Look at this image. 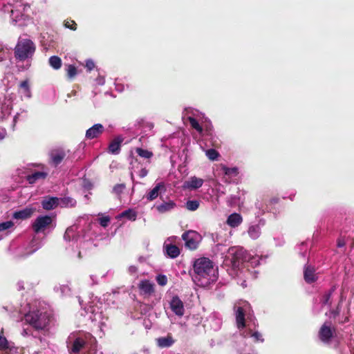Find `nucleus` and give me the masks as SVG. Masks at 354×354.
Masks as SVG:
<instances>
[{
	"label": "nucleus",
	"instance_id": "obj_49",
	"mask_svg": "<svg viewBox=\"0 0 354 354\" xmlns=\"http://www.w3.org/2000/svg\"><path fill=\"white\" fill-rule=\"evenodd\" d=\"M156 281L160 286H164L167 283V277L165 274H158L156 277Z\"/></svg>",
	"mask_w": 354,
	"mask_h": 354
},
{
	"label": "nucleus",
	"instance_id": "obj_26",
	"mask_svg": "<svg viewBox=\"0 0 354 354\" xmlns=\"http://www.w3.org/2000/svg\"><path fill=\"white\" fill-rule=\"evenodd\" d=\"M243 216L239 213H232L227 216L226 223L231 227H239L243 223Z\"/></svg>",
	"mask_w": 354,
	"mask_h": 354
},
{
	"label": "nucleus",
	"instance_id": "obj_13",
	"mask_svg": "<svg viewBox=\"0 0 354 354\" xmlns=\"http://www.w3.org/2000/svg\"><path fill=\"white\" fill-rule=\"evenodd\" d=\"M266 225L264 218H259L257 223H251L248 225L247 234L252 240L258 239L261 235V229Z\"/></svg>",
	"mask_w": 354,
	"mask_h": 354
},
{
	"label": "nucleus",
	"instance_id": "obj_17",
	"mask_svg": "<svg viewBox=\"0 0 354 354\" xmlns=\"http://www.w3.org/2000/svg\"><path fill=\"white\" fill-rule=\"evenodd\" d=\"M42 246L41 241L34 239L28 248L25 249V252L19 251L17 256L20 258H26L37 251Z\"/></svg>",
	"mask_w": 354,
	"mask_h": 354
},
{
	"label": "nucleus",
	"instance_id": "obj_16",
	"mask_svg": "<svg viewBox=\"0 0 354 354\" xmlns=\"http://www.w3.org/2000/svg\"><path fill=\"white\" fill-rule=\"evenodd\" d=\"M255 207L258 209V212L256 213L257 216L263 215L266 212H274V205L270 204L267 198L257 200L255 203Z\"/></svg>",
	"mask_w": 354,
	"mask_h": 354
},
{
	"label": "nucleus",
	"instance_id": "obj_18",
	"mask_svg": "<svg viewBox=\"0 0 354 354\" xmlns=\"http://www.w3.org/2000/svg\"><path fill=\"white\" fill-rule=\"evenodd\" d=\"M304 279L307 283H313L318 279V273L315 268L311 265H306L304 268Z\"/></svg>",
	"mask_w": 354,
	"mask_h": 354
},
{
	"label": "nucleus",
	"instance_id": "obj_62",
	"mask_svg": "<svg viewBox=\"0 0 354 354\" xmlns=\"http://www.w3.org/2000/svg\"><path fill=\"white\" fill-rule=\"evenodd\" d=\"M274 241H275V244L277 246H281L284 243V241L283 239H274Z\"/></svg>",
	"mask_w": 354,
	"mask_h": 354
},
{
	"label": "nucleus",
	"instance_id": "obj_51",
	"mask_svg": "<svg viewBox=\"0 0 354 354\" xmlns=\"http://www.w3.org/2000/svg\"><path fill=\"white\" fill-rule=\"evenodd\" d=\"M100 224L104 227H106L108 226L109 222H110V218L109 216H103L100 218Z\"/></svg>",
	"mask_w": 354,
	"mask_h": 354
},
{
	"label": "nucleus",
	"instance_id": "obj_31",
	"mask_svg": "<svg viewBox=\"0 0 354 354\" xmlns=\"http://www.w3.org/2000/svg\"><path fill=\"white\" fill-rule=\"evenodd\" d=\"M164 248L168 257L171 259H175L180 254L179 248L171 243H165Z\"/></svg>",
	"mask_w": 354,
	"mask_h": 354
},
{
	"label": "nucleus",
	"instance_id": "obj_50",
	"mask_svg": "<svg viewBox=\"0 0 354 354\" xmlns=\"http://www.w3.org/2000/svg\"><path fill=\"white\" fill-rule=\"evenodd\" d=\"M64 26L66 28H69L73 30H75L77 29V25L74 21H66L64 22Z\"/></svg>",
	"mask_w": 354,
	"mask_h": 354
},
{
	"label": "nucleus",
	"instance_id": "obj_57",
	"mask_svg": "<svg viewBox=\"0 0 354 354\" xmlns=\"http://www.w3.org/2000/svg\"><path fill=\"white\" fill-rule=\"evenodd\" d=\"M279 199L277 197L268 198V201L270 203V204H272L274 206L279 203Z\"/></svg>",
	"mask_w": 354,
	"mask_h": 354
},
{
	"label": "nucleus",
	"instance_id": "obj_59",
	"mask_svg": "<svg viewBox=\"0 0 354 354\" xmlns=\"http://www.w3.org/2000/svg\"><path fill=\"white\" fill-rule=\"evenodd\" d=\"M83 187L86 189H90L92 187V185L90 182L86 180H83Z\"/></svg>",
	"mask_w": 354,
	"mask_h": 354
},
{
	"label": "nucleus",
	"instance_id": "obj_33",
	"mask_svg": "<svg viewBox=\"0 0 354 354\" xmlns=\"http://www.w3.org/2000/svg\"><path fill=\"white\" fill-rule=\"evenodd\" d=\"M64 157L65 153L62 151H53L50 153L51 161L55 165H57L61 163Z\"/></svg>",
	"mask_w": 354,
	"mask_h": 354
},
{
	"label": "nucleus",
	"instance_id": "obj_58",
	"mask_svg": "<svg viewBox=\"0 0 354 354\" xmlns=\"http://www.w3.org/2000/svg\"><path fill=\"white\" fill-rule=\"evenodd\" d=\"M128 271L131 274H134L138 271V268L135 266H130L128 268Z\"/></svg>",
	"mask_w": 354,
	"mask_h": 354
},
{
	"label": "nucleus",
	"instance_id": "obj_45",
	"mask_svg": "<svg viewBox=\"0 0 354 354\" xmlns=\"http://www.w3.org/2000/svg\"><path fill=\"white\" fill-rule=\"evenodd\" d=\"M68 78L72 79L77 75V68L73 65H68L66 68Z\"/></svg>",
	"mask_w": 354,
	"mask_h": 354
},
{
	"label": "nucleus",
	"instance_id": "obj_43",
	"mask_svg": "<svg viewBox=\"0 0 354 354\" xmlns=\"http://www.w3.org/2000/svg\"><path fill=\"white\" fill-rule=\"evenodd\" d=\"M205 155L210 160H216L219 156L218 151L214 149H208L205 151Z\"/></svg>",
	"mask_w": 354,
	"mask_h": 354
},
{
	"label": "nucleus",
	"instance_id": "obj_41",
	"mask_svg": "<svg viewBox=\"0 0 354 354\" xmlns=\"http://www.w3.org/2000/svg\"><path fill=\"white\" fill-rule=\"evenodd\" d=\"M261 257L259 255L250 256L247 254L245 262L250 264L252 267H256L260 264Z\"/></svg>",
	"mask_w": 354,
	"mask_h": 354
},
{
	"label": "nucleus",
	"instance_id": "obj_6",
	"mask_svg": "<svg viewBox=\"0 0 354 354\" xmlns=\"http://www.w3.org/2000/svg\"><path fill=\"white\" fill-rule=\"evenodd\" d=\"M29 8V5L24 0H12V2L3 6L1 12L9 15L13 25L24 26L29 21L28 17L24 14Z\"/></svg>",
	"mask_w": 354,
	"mask_h": 354
},
{
	"label": "nucleus",
	"instance_id": "obj_56",
	"mask_svg": "<svg viewBox=\"0 0 354 354\" xmlns=\"http://www.w3.org/2000/svg\"><path fill=\"white\" fill-rule=\"evenodd\" d=\"M96 83L98 84V85H104V83H105V80H104V77H102V76H98L96 80Z\"/></svg>",
	"mask_w": 354,
	"mask_h": 354
},
{
	"label": "nucleus",
	"instance_id": "obj_38",
	"mask_svg": "<svg viewBox=\"0 0 354 354\" xmlns=\"http://www.w3.org/2000/svg\"><path fill=\"white\" fill-rule=\"evenodd\" d=\"M206 120H195L192 118V120H189V122L193 129H194L201 135H203V130L201 124L203 123Z\"/></svg>",
	"mask_w": 354,
	"mask_h": 354
},
{
	"label": "nucleus",
	"instance_id": "obj_20",
	"mask_svg": "<svg viewBox=\"0 0 354 354\" xmlns=\"http://www.w3.org/2000/svg\"><path fill=\"white\" fill-rule=\"evenodd\" d=\"M183 118L187 120H207L205 115L199 111L191 107L185 108L183 112Z\"/></svg>",
	"mask_w": 354,
	"mask_h": 354
},
{
	"label": "nucleus",
	"instance_id": "obj_61",
	"mask_svg": "<svg viewBox=\"0 0 354 354\" xmlns=\"http://www.w3.org/2000/svg\"><path fill=\"white\" fill-rule=\"evenodd\" d=\"M147 174H148L147 169H146L145 168H143L139 171V176L140 178H144L147 175Z\"/></svg>",
	"mask_w": 354,
	"mask_h": 354
},
{
	"label": "nucleus",
	"instance_id": "obj_39",
	"mask_svg": "<svg viewBox=\"0 0 354 354\" xmlns=\"http://www.w3.org/2000/svg\"><path fill=\"white\" fill-rule=\"evenodd\" d=\"M125 217L131 221H135L137 217V213L135 210L132 209H128L124 212H122L119 216L118 218Z\"/></svg>",
	"mask_w": 354,
	"mask_h": 354
},
{
	"label": "nucleus",
	"instance_id": "obj_53",
	"mask_svg": "<svg viewBox=\"0 0 354 354\" xmlns=\"http://www.w3.org/2000/svg\"><path fill=\"white\" fill-rule=\"evenodd\" d=\"M212 322H215V326L213 327L214 330H218L221 328V321L218 318H212Z\"/></svg>",
	"mask_w": 354,
	"mask_h": 354
},
{
	"label": "nucleus",
	"instance_id": "obj_46",
	"mask_svg": "<svg viewBox=\"0 0 354 354\" xmlns=\"http://www.w3.org/2000/svg\"><path fill=\"white\" fill-rule=\"evenodd\" d=\"M8 49L0 43V62L6 59L8 55Z\"/></svg>",
	"mask_w": 354,
	"mask_h": 354
},
{
	"label": "nucleus",
	"instance_id": "obj_3",
	"mask_svg": "<svg viewBox=\"0 0 354 354\" xmlns=\"http://www.w3.org/2000/svg\"><path fill=\"white\" fill-rule=\"evenodd\" d=\"M66 344L69 354H96V339L89 333H72Z\"/></svg>",
	"mask_w": 354,
	"mask_h": 354
},
{
	"label": "nucleus",
	"instance_id": "obj_35",
	"mask_svg": "<svg viewBox=\"0 0 354 354\" xmlns=\"http://www.w3.org/2000/svg\"><path fill=\"white\" fill-rule=\"evenodd\" d=\"M59 205L62 207H72L76 205V201L71 197L59 198Z\"/></svg>",
	"mask_w": 354,
	"mask_h": 354
},
{
	"label": "nucleus",
	"instance_id": "obj_15",
	"mask_svg": "<svg viewBox=\"0 0 354 354\" xmlns=\"http://www.w3.org/2000/svg\"><path fill=\"white\" fill-rule=\"evenodd\" d=\"M171 311L178 317H183L185 313V306L182 300L178 296H174L169 301Z\"/></svg>",
	"mask_w": 354,
	"mask_h": 354
},
{
	"label": "nucleus",
	"instance_id": "obj_48",
	"mask_svg": "<svg viewBox=\"0 0 354 354\" xmlns=\"http://www.w3.org/2000/svg\"><path fill=\"white\" fill-rule=\"evenodd\" d=\"M125 189V185L123 183L121 184H117L115 185L113 188V192L116 195H120L121 193L123 192L124 189Z\"/></svg>",
	"mask_w": 354,
	"mask_h": 354
},
{
	"label": "nucleus",
	"instance_id": "obj_32",
	"mask_svg": "<svg viewBox=\"0 0 354 354\" xmlns=\"http://www.w3.org/2000/svg\"><path fill=\"white\" fill-rule=\"evenodd\" d=\"M175 207L176 203L172 201H169L156 206V208L159 213L163 214L171 211Z\"/></svg>",
	"mask_w": 354,
	"mask_h": 354
},
{
	"label": "nucleus",
	"instance_id": "obj_19",
	"mask_svg": "<svg viewBox=\"0 0 354 354\" xmlns=\"http://www.w3.org/2000/svg\"><path fill=\"white\" fill-rule=\"evenodd\" d=\"M59 198L55 196H46L41 201V207L44 209L49 211L55 209L59 205Z\"/></svg>",
	"mask_w": 354,
	"mask_h": 354
},
{
	"label": "nucleus",
	"instance_id": "obj_1",
	"mask_svg": "<svg viewBox=\"0 0 354 354\" xmlns=\"http://www.w3.org/2000/svg\"><path fill=\"white\" fill-rule=\"evenodd\" d=\"M234 310L236 323L241 335L252 337L255 342H263L262 335L258 331H253L257 324L252 315L250 304L246 301H240L234 304Z\"/></svg>",
	"mask_w": 354,
	"mask_h": 354
},
{
	"label": "nucleus",
	"instance_id": "obj_54",
	"mask_svg": "<svg viewBox=\"0 0 354 354\" xmlns=\"http://www.w3.org/2000/svg\"><path fill=\"white\" fill-rule=\"evenodd\" d=\"M90 280H91V282H90V284L91 285H95V284H97L98 283V278L96 275L95 274H91L90 277Z\"/></svg>",
	"mask_w": 354,
	"mask_h": 354
},
{
	"label": "nucleus",
	"instance_id": "obj_30",
	"mask_svg": "<svg viewBox=\"0 0 354 354\" xmlns=\"http://www.w3.org/2000/svg\"><path fill=\"white\" fill-rule=\"evenodd\" d=\"M123 142V138L118 136L109 144V151L112 154H118L120 151L121 143Z\"/></svg>",
	"mask_w": 354,
	"mask_h": 354
},
{
	"label": "nucleus",
	"instance_id": "obj_63",
	"mask_svg": "<svg viewBox=\"0 0 354 354\" xmlns=\"http://www.w3.org/2000/svg\"><path fill=\"white\" fill-rule=\"evenodd\" d=\"M6 135V131L3 128H0V140H2L5 138Z\"/></svg>",
	"mask_w": 354,
	"mask_h": 354
},
{
	"label": "nucleus",
	"instance_id": "obj_12",
	"mask_svg": "<svg viewBox=\"0 0 354 354\" xmlns=\"http://www.w3.org/2000/svg\"><path fill=\"white\" fill-rule=\"evenodd\" d=\"M182 239L185 241V247L190 250L196 249L202 240L201 234L194 230H189L184 232L182 235Z\"/></svg>",
	"mask_w": 354,
	"mask_h": 354
},
{
	"label": "nucleus",
	"instance_id": "obj_14",
	"mask_svg": "<svg viewBox=\"0 0 354 354\" xmlns=\"http://www.w3.org/2000/svg\"><path fill=\"white\" fill-rule=\"evenodd\" d=\"M53 218L48 215L39 216L33 222L32 229L36 233L43 232L51 225Z\"/></svg>",
	"mask_w": 354,
	"mask_h": 354
},
{
	"label": "nucleus",
	"instance_id": "obj_64",
	"mask_svg": "<svg viewBox=\"0 0 354 354\" xmlns=\"http://www.w3.org/2000/svg\"><path fill=\"white\" fill-rule=\"evenodd\" d=\"M238 199V197H236V196H230L229 198V201L231 203H236Z\"/></svg>",
	"mask_w": 354,
	"mask_h": 354
},
{
	"label": "nucleus",
	"instance_id": "obj_8",
	"mask_svg": "<svg viewBox=\"0 0 354 354\" xmlns=\"http://www.w3.org/2000/svg\"><path fill=\"white\" fill-rule=\"evenodd\" d=\"M247 254L245 250L240 247H232L227 250L224 263L226 266H231L233 269L239 268L243 262H245Z\"/></svg>",
	"mask_w": 354,
	"mask_h": 354
},
{
	"label": "nucleus",
	"instance_id": "obj_22",
	"mask_svg": "<svg viewBox=\"0 0 354 354\" xmlns=\"http://www.w3.org/2000/svg\"><path fill=\"white\" fill-rule=\"evenodd\" d=\"M138 287L140 293L144 295H151L154 292V284L147 279L141 280Z\"/></svg>",
	"mask_w": 354,
	"mask_h": 354
},
{
	"label": "nucleus",
	"instance_id": "obj_5",
	"mask_svg": "<svg viewBox=\"0 0 354 354\" xmlns=\"http://www.w3.org/2000/svg\"><path fill=\"white\" fill-rule=\"evenodd\" d=\"M36 46L28 38L19 37L14 49L15 57L17 60V67L19 71L28 70L35 54Z\"/></svg>",
	"mask_w": 354,
	"mask_h": 354
},
{
	"label": "nucleus",
	"instance_id": "obj_21",
	"mask_svg": "<svg viewBox=\"0 0 354 354\" xmlns=\"http://www.w3.org/2000/svg\"><path fill=\"white\" fill-rule=\"evenodd\" d=\"M203 183L204 180L202 178L196 176H191L184 183L183 188L190 190L197 189L202 187Z\"/></svg>",
	"mask_w": 354,
	"mask_h": 354
},
{
	"label": "nucleus",
	"instance_id": "obj_28",
	"mask_svg": "<svg viewBox=\"0 0 354 354\" xmlns=\"http://www.w3.org/2000/svg\"><path fill=\"white\" fill-rule=\"evenodd\" d=\"M221 170L227 178L225 179V182L227 183H231L232 180L230 178L236 177L239 175V169L236 167H227L225 165H221Z\"/></svg>",
	"mask_w": 354,
	"mask_h": 354
},
{
	"label": "nucleus",
	"instance_id": "obj_25",
	"mask_svg": "<svg viewBox=\"0 0 354 354\" xmlns=\"http://www.w3.org/2000/svg\"><path fill=\"white\" fill-rule=\"evenodd\" d=\"M35 212V208L32 207H27L19 211L14 212L12 217L15 219L24 220L30 218Z\"/></svg>",
	"mask_w": 354,
	"mask_h": 354
},
{
	"label": "nucleus",
	"instance_id": "obj_11",
	"mask_svg": "<svg viewBox=\"0 0 354 354\" xmlns=\"http://www.w3.org/2000/svg\"><path fill=\"white\" fill-rule=\"evenodd\" d=\"M83 231L79 225L74 224L66 229L64 236V240L77 243L81 238H85L87 236V233Z\"/></svg>",
	"mask_w": 354,
	"mask_h": 354
},
{
	"label": "nucleus",
	"instance_id": "obj_2",
	"mask_svg": "<svg viewBox=\"0 0 354 354\" xmlns=\"http://www.w3.org/2000/svg\"><path fill=\"white\" fill-rule=\"evenodd\" d=\"M51 318L48 306L39 301L30 304L28 312L24 315L26 322L39 331L48 329Z\"/></svg>",
	"mask_w": 354,
	"mask_h": 354
},
{
	"label": "nucleus",
	"instance_id": "obj_34",
	"mask_svg": "<svg viewBox=\"0 0 354 354\" xmlns=\"http://www.w3.org/2000/svg\"><path fill=\"white\" fill-rule=\"evenodd\" d=\"M174 341L170 336L160 337L157 339V343L159 347L166 348L169 347L174 344Z\"/></svg>",
	"mask_w": 354,
	"mask_h": 354
},
{
	"label": "nucleus",
	"instance_id": "obj_36",
	"mask_svg": "<svg viewBox=\"0 0 354 354\" xmlns=\"http://www.w3.org/2000/svg\"><path fill=\"white\" fill-rule=\"evenodd\" d=\"M14 223L11 221H5L0 223V239H1L3 234H6L8 231L12 228Z\"/></svg>",
	"mask_w": 354,
	"mask_h": 354
},
{
	"label": "nucleus",
	"instance_id": "obj_7",
	"mask_svg": "<svg viewBox=\"0 0 354 354\" xmlns=\"http://www.w3.org/2000/svg\"><path fill=\"white\" fill-rule=\"evenodd\" d=\"M104 307L105 306L97 297H95L89 302V305L84 308L88 319L96 324L101 332H103V328L106 326V322L108 319L104 314Z\"/></svg>",
	"mask_w": 354,
	"mask_h": 354
},
{
	"label": "nucleus",
	"instance_id": "obj_23",
	"mask_svg": "<svg viewBox=\"0 0 354 354\" xmlns=\"http://www.w3.org/2000/svg\"><path fill=\"white\" fill-rule=\"evenodd\" d=\"M165 191V183L162 182L158 183L155 187L146 194V198L149 201H153L158 198L160 192H164Z\"/></svg>",
	"mask_w": 354,
	"mask_h": 354
},
{
	"label": "nucleus",
	"instance_id": "obj_47",
	"mask_svg": "<svg viewBox=\"0 0 354 354\" xmlns=\"http://www.w3.org/2000/svg\"><path fill=\"white\" fill-rule=\"evenodd\" d=\"M9 348V343L7 339L0 334V350L4 351Z\"/></svg>",
	"mask_w": 354,
	"mask_h": 354
},
{
	"label": "nucleus",
	"instance_id": "obj_40",
	"mask_svg": "<svg viewBox=\"0 0 354 354\" xmlns=\"http://www.w3.org/2000/svg\"><path fill=\"white\" fill-rule=\"evenodd\" d=\"M334 290L335 287H333L322 295L321 298V302L322 305H330L331 304L330 298Z\"/></svg>",
	"mask_w": 354,
	"mask_h": 354
},
{
	"label": "nucleus",
	"instance_id": "obj_24",
	"mask_svg": "<svg viewBox=\"0 0 354 354\" xmlns=\"http://www.w3.org/2000/svg\"><path fill=\"white\" fill-rule=\"evenodd\" d=\"M104 130V128L102 124H95L86 131V138L90 140L96 138L103 133Z\"/></svg>",
	"mask_w": 354,
	"mask_h": 354
},
{
	"label": "nucleus",
	"instance_id": "obj_60",
	"mask_svg": "<svg viewBox=\"0 0 354 354\" xmlns=\"http://www.w3.org/2000/svg\"><path fill=\"white\" fill-rule=\"evenodd\" d=\"M17 289L19 290H24L25 289V286H24V281H19L17 283Z\"/></svg>",
	"mask_w": 354,
	"mask_h": 354
},
{
	"label": "nucleus",
	"instance_id": "obj_37",
	"mask_svg": "<svg viewBox=\"0 0 354 354\" xmlns=\"http://www.w3.org/2000/svg\"><path fill=\"white\" fill-rule=\"evenodd\" d=\"M49 65L55 70H58L62 66V59L56 55L51 56L48 59Z\"/></svg>",
	"mask_w": 354,
	"mask_h": 354
},
{
	"label": "nucleus",
	"instance_id": "obj_29",
	"mask_svg": "<svg viewBox=\"0 0 354 354\" xmlns=\"http://www.w3.org/2000/svg\"><path fill=\"white\" fill-rule=\"evenodd\" d=\"M19 93L20 94L21 98L30 99L32 97L28 80H24L20 83Z\"/></svg>",
	"mask_w": 354,
	"mask_h": 354
},
{
	"label": "nucleus",
	"instance_id": "obj_42",
	"mask_svg": "<svg viewBox=\"0 0 354 354\" xmlns=\"http://www.w3.org/2000/svg\"><path fill=\"white\" fill-rule=\"evenodd\" d=\"M185 207L189 211H195L199 207V202L196 200L188 201L185 204Z\"/></svg>",
	"mask_w": 354,
	"mask_h": 354
},
{
	"label": "nucleus",
	"instance_id": "obj_9",
	"mask_svg": "<svg viewBox=\"0 0 354 354\" xmlns=\"http://www.w3.org/2000/svg\"><path fill=\"white\" fill-rule=\"evenodd\" d=\"M26 170L25 178L29 184H35L44 180L48 174V171L41 164L28 165Z\"/></svg>",
	"mask_w": 354,
	"mask_h": 354
},
{
	"label": "nucleus",
	"instance_id": "obj_10",
	"mask_svg": "<svg viewBox=\"0 0 354 354\" xmlns=\"http://www.w3.org/2000/svg\"><path fill=\"white\" fill-rule=\"evenodd\" d=\"M335 328L332 324L330 322H326L319 330V339L324 344L330 345L335 337Z\"/></svg>",
	"mask_w": 354,
	"mask_h": 354
},
{
	"label": "nucleus",
	"instance_id": "obj_44",
	"mask_svg": "<svg viewBox=\"0 0 354 354\" xmlns=\"http://www.w3.org/2000/svg\"><path fill=\"white\" fill-rule=\"evenodd\" d=\"M136 153L140 157H142V158H150L153 156L152 152H151V151H149L148 150H146V149H143L142 148H137L136 149Z\"/></svg>",
	"mask_w": 354,
	"mask_h": 354
},
{
	"label": "nucleus",
	"instance_id": "obj_27",
	"mask_svg": "<svg viewBox=\"0 0 354 354\" xmlns=\"http://www.w3.org/2000/svg\"><path fill=\"white\" fill-rule=\"evenodd\" d=\"M12 109V102L8 99H6L4 102L1 105V113H0V119L5 120L8 116H9L11 113Z\"/></svg>",
	"mask_w": 354,
	"mask_h": 354
},
{
	"label": "nucleus",
	"instance_id": "obj_4",
	"mask_svg": "<svg viewBox=\"0 0 354 354\" xmlns=\"http://www.w3.org/2000/svg\"><path fill=\"white\" fill-rule=\"evenodd\" d=\"M194 280L200 286L206 287L216 281L218 270L208 258L202 257L194 263Z\"/></svg>",
	"mask_w": 354,
	"mask_h": 354
},
{
	"label": "nucleus",
	"instance_id": "obj_52",
	"mask_svg": "<svg viewBox=\"0 0 354 354\" xmlns=\"http://www.w3.org/2000/svg\"><path fill=\"white\" fill-rule=\"evenodd\" d=\"M86 67L88 71H92L95 68V63L91 59H88L86 61Z\"/></svg>",
	"mask_w": 354,
	"mask_h": 354
},
{
	"label": "nucleus",
	"instance_id": "obj_55",
	"mask_svg": "<svg viewBox=\"0 0 354 354\" xmlns=\"http://www.w3.org/2000/svg\"><path fill=\"white\" fill-rule=\"evenodd\" d=\"M21 113H24V115L26 114V110H22L21 111L20 113H17L13 118V123H14V125L15 124V123L17 122V121L19 120V116Z\"/></svg>",
	"mask_w": 354,
	"mask_h": 354
}]
</instances>
